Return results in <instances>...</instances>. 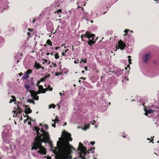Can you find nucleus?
<instances>
[{
	"mask_svg": "<svg viewBox=\"0 0 159 159\" xmlns=\"http://www.w3.org/2000/svg\"><path fill=\"white\" fill-rule=\"evenodd\" d=\"M34 129L37 135L32 147L31 150L33 151L32 154L35 157H39L41 155L46 154V149L42 146V143L44 141H47L49 143L51 147H52V143L50 140V136L48 132L41 129L40 132H42V134H40L39 132L40 128L37 126L34 127Z\"/></svg>",
	"mask_w": 159,
	"mask_h": 159,
	"instance_id": "nucleus-1",
	"label": "nucleus"
},
{
	"mask_svg": "<svg viewBox=\"0 0 159 159\" xmlns=\"http://www.w3.org/2000/svg\"><path fill=\"white\" fill-rule=\"evenodd\" d=\"M62 138L60 137L57 141V147L55 148L59 152L56 155L57 159H71L72 157L68 153L70 145L69 141L72 140L70 134L65 132Z\"/></svg>",
	"mask_w": 159,
	"mask_h": 159,
	"instance_id": "nucleus-2",
	"label": "nucleus"
},
{
	"mask_svg": "<svg viewBox=\"0 0 159 159\" xmlns=\"http://www.w3.org/2000/svg\"><path fill=\"white\" fill-rule=\"evenodd\" d=\"M86 37L88 38L89 40L87 42L88 45L91 46L92 44H94L96 42V40L97 39H95V34H90L89 32H86V33L85 34H82L81 38L82 41H85V40H84L83 38Z\"/></svg>",
	"mask_w": 159,
	"mask_h": 159,
	"instance_id": "nucleus-3",
	"label": "nucleus"
},
{
	"mask_svg": "<svg viewBox=\"0 0 159 159\" xmlns=\"http://www.w3.org/2000/svg\"><path fill=\"white\" fill-rule=\"evenodd\" d=\"M78 151L80 152L79 154L80 157L82 159H86L84 157L86 156L87 153H89V152H87L86 148L82 146L80 148H78Z\"/></svg>",
	"mask_w": 159,
	"mask_h": 159,
	"instance_id": "nucleus-4",
	"label": "nucleus"
},
{
	"mask_svg": "<svg viewBox=\"0 0 159 159\" xmlns=\"http://www.w3.org/2000/svg\"><path fill=\"white\" fill-rule=\"evenodd\" d=\"M32 71L30 69H28L26 71H25L22 77V79L23 80H26L27 79L30 75L32 73Z\"/></svg>",
	"mask_w": 159,
	"mask_h": 159,
	"instance_id": "nucleus-5",
	"label": "nucleus"
},
{
	"mask_svg": "<svg viewBox=\"0 0 159 159\" xmlns=\"http://www.w3.org/2000/svg\"><path fill=\"white\" fill-rule=\"evenodd\" d=\"M8 129H5L3 130L2 132V137L3 140V143H8L9 142L6 139L5 136L7 135V133L8 132Z\"/></svg>",
	"mask_w": 159,
	"mask_h": 159,
	"instance_id": "nucleus-6",
	"label": "nucleus"
},
{
	"mask_svg": "<svg viewBox=\"0 0 159 159\" xmlns=\"http://www.w3.org/2000/svg\"><path fill=\"white\" fill-rule=\"evenodd\" d=\"M118 44V45H117L116 47L117 49L120 48L121 50H123L126 46L125 43H124L123 41L121 40L119 41Z\"/></svg>",
	"mask_w": 159,
	"mask_h": 159,
	"instance_id": "nucleus-7",
	"label": "nucleus"
},
{
	"mask_svg": "<svg viewBox=\"0 0 159 159\" xmlns=\"http://www.w3.org/2000/svg\"><path fill=\"white\" fill-rule=\"evenodd\" d=\"M46 28L48 31L52 33L53 30V23L51 22L48 23L46 24Z\"/></svg>",
	"mask_w": 159,
	"mask_h": 159,
	"instance_id": "nucleus-8",
	"label": "nucleus"
},
{
	"mask_svg": "<svg viewBox=\"0 0 159 159\" xmlns=\"http://www.w3.org/2000/svg\"><path fill=\"white\" fill-rule=\"evenodd\" d=\"M151 57V54L149 53H147L144 55L143 57V60L145 63H147L149 59Z\"/></svg>",
	"mask_w": 159,
	"mask_h": 159,
	"instance_id": "nucleus-9",
	"label": "nucleus"
},
{
	"mask_svg": "<svg viewBox=\"0 0 159 159\" xmlns=\"http://www.w3.org/2000/svg\"><path fill=\"white\" fill-rule=\"evenodd\" d=\"M23 107L25 106V107L24 109L25 110V112L26 114H30L32 112V110H31L30 108L28 106L26 105L25 106V105H23Z\"/></svg>",
	"mask_w": 159,
	"mask_h": 159,
	"instance_id": "nucleus-10",
	"label": "nucleus"
},
{
	"mask_svg": "<svg viewBox=\"0 0 159 159\" xmlns=\"http://www.w3.org/2000/svg\"><path fill=\"white\" fill-rule=\"evenodd\" d=\"M30 93L33 95L34 97V99L36 100H38L39 99V96H37V92L34 90H32L30 92Z\"/></svg>",
	"mask_w": 159,
	"mask_h": 159,
	"instance_id": "nucleus-11",
	"label": "nucleus"
},
{
	"mask_svg": "<svg viewBox=\"0 0 159 159\" xmlns=\"http://www.w3.org/2000/svg\"><path fill=\"white\" fill-rule=\"evenodd\" d=\"M145 111L146 112L145 113V115L148 116V113L150 114L153 113L154 112V110H153L152 109L149 108L148 109L145 110Z\"/></svg>",
	"mask_w": 159,
	"mask_h": 159,
	"instance_id": "nucleus-12",
	"label": "nucleus"
},
{
	"mask_svg": "<svg viewBox=\"0 0 159 159\" xmlns=\"http://www.w3.org/2000/svg\"><path fill=\"white\" fill-rule=\"evenodd\" d=\"M33 80V78H31V79L29 81L28 84L30 86H34L33 82L32 81Z\"/></svg>",
	"mask_w": 159,
	"mask_h": 159,
	"instance_id": "nucleus-13",
	"label": "nucleus"
},
{
	"mask_svg": "<svg viewBox=\"0 0 159 159\" xmlns=\"http://www.w3.org/2000/svg\"><path fill=\"white\" fill-rule=\"evenodd\" d=\"M17 110H19V111L18 112L19 114H21V112H23L24 111L23 110H21V108L19 106H17Z\"/></svg>",
	"mask_w": 159,
	"mask_h": 159,
	"instance_id": "nucleus-14",
	"label": "nucleus"
},
{
	"mask_svg": "<svg viewBox=\"0 0 159 159\" xmlns=\"http://www.w3.org/2000/svg\"><path fill=\"white\" fill-rule=\"evenodd\" d=\"M34 67L36 68L37 69H39L40 68H42L41 66L39 64H38L34 66Z\"/></svg>",
	"mask_w": 159,
	"mask_h": 159,
	"instance_id": "nucleus-15",
	"label": "nucleus"
},
{
	"mask_svg": "<svg viewBox=\"0 0 159 159\" xmlns=\"http://www.w3.org/2000/svg\"><path fill=\"white\" fill-rule=\"evenodd\" d=\"M11 97L13 99V100L10 99V101L9 102V103H11L12 102L16 101L15 97L14 96H11Z\"/></svg>",
	"mask_w": 159,
	"mask_h": 159,
	"instance_id": "nucleus-16",
	"label": "nucleus"
},
{
	"mask_svg": "<svg viewBox=\"0 0 159 159\" xmlns=\"http://www.w3.org/2000/svg\"><path fill=\"white\" fill-rule=\"evenodd\" d=\"M89 127V125L88 124L87 125H84V127L83 128V129L84 130H86L87 129H88Z\"/></svg>",
	"mask_w": 159,
	"mask_h": 159,
	"instance_id": "nucleus-17",
	"label": "nucleus"
},
{
	"mask_svg": "<svg viewBox=\"0 0 159 159\" xmlns=\"http://www.w3.org/2000/svg\"><path fill=\"white\" fill-rule=\"evenodd\" d=\"M46 43L50 46H52V43L50 39L47 40Z\"/></svg>",
	"mask_w": 159,
	"mask_h": 159,
	"instance_id": "nucleus-18",
	"label": "nucleus"
},
{
	"mask_svg": "<svg viewBox=\"0 0 159 159\" xmlns=\"http://www.w3.org/2000/svg\"><path fill=\"white\" fill-rule=\"evenodd\" d=\"M56 107L55 105L54 104H51L49 106V108H55Z\"/></svg>",
	"mask_w": 159,
	"mask_h": 159,
	"instance_id": "nucleus-19",
	"label": "nucleus"
},
{
	"mask_svg": "<svg viewBox=\"0 0 159 159\" xmlns=\"http://www.w3.org/2000/svg\"><path fill=\"white\" fill-rule=\"evenodd\" d=\"M54 57L56 59H58L59 58V56L58 53L57 52L56 54L54 55Z\"/></svg>",
	"mask_w": 159,
	"mask_h": 159,
	"instance_id": "nucleus-20",
	"label": "nucleus"
},
{
	"mask_svg": "<svg viewBox=\"0 0 159 159\" xmlns=\"http://www.w3.org/2000/svg\"><path fill=\"white\" fill-rule=\"evenodd\" d=\"M4 39L2 37H0V44L3 43Z\"/></svg>",
	"mask_w": 159,
	"mask_h": 159,
	"instance_id": "nucleus-21",
	"label": "nucleus"
},
{
	"mask_svg": "<svg viewBox=\"0 0 159 159\" xmlns=\"http://www.w3.org/2000/svg\"><path fill=\"white\" fill-rule=\"evenodd\" d=\"M25 87L27 89V91L30 88V86L29 85H27L26 84L25 85Z\"/></svg>",
	"mask_w": 159,
	"mask_h": 159,
	"instance_id": "nucleus-22",
	"label": "nucleus"
},
{
	"mask_svg": "<svg viewBox=\"0 0 159 159\" xmlns=\"http://www.w3.org/2000/svg\"><path fill=\"white\" fill-rule=\"evenodd\" d=\"M124 70V69H123L122 70H120V69H118V70H117V71H119V75H121L122 74V71L123 70Z\"/></svg>",
	"mask_w": 159,
	"mask_h": 159,
	"instance_id": "nucleus-23",
	"label": "nucleus"
},
{
	"mask_svg": "<svg viewBox=\"0 0 159 159\" xmlns=\"http://www.w3.org/2000/svg\"><path fill=\"white\" fill-rule=\"evenodd\" d=\"M27 102H30V103H32L33 104H34L35 103L34 101L32 100L31 99L27 100Z\"/></svg>",
	"mask_w": 159,
	"mask_h": 159,
	"instance_id": "nucleus-24",
	"label": "nucleus"
},
{
	"mask_svg": "<svg viewBox=\"0 0 159 159\" xmlns=\"http://www.w3.org/2000/svg\"><path fill=\"white\" fill-rule=\"evenodd\" d=\"M45 80H46V79L44 77V78H42L40 79V80L39 81H40V82H43L45 81Z\"/></svg>",
	"mask_w": 159,
	"mask_h": 159,
	"instance_id": "nucleus-25",
	"label": "nucleus"
},
{
	"mask_svg": "<svg viewBox=\"0 0 159 159\" xmlns=\"http://www.w3.org/2000/svg\"><path fill=\"white\" fill-rule=\"evenodd\" d=\"M129 30L125 29L124 31V32L125 33L124 34V36H125L127 35V33L129 31Z\"/></svg>",
	"mask_w": 159,
	"mask_h": 159,
	"instance_id": "nucleus-26",
	"label": "nucleus"
},
{
	"mask_svg": "<svg viewBox=\"0 0 159 159\" xmlns=\"http://www.w3.org/2000/svg\"><path fill=\"white\" fill-rule=\"evenodd\" d=\"M38 87L39 89H43V86L41 85H40L38 86Z\"/></svg>",
	"mask_w": 159,
	"mask_h": 159,
	"instance_id": "nucleus-27",
	"label": "nucleus"
},
{
	"mask_svg": "<svg viewBox=\"0 0 159 159\" xmlns=\"http://www.w3.org/2000/svg\"><path fill=\"white\" fill-rule=\"evenodd\" d=\"M44 126L46 130H47L48 129V126L47 125H44Z\"/></svg>",
	"mask_w": 159,
	"mask_h": 159,
	"instance_id": "nucleus-28",
	"label": "nucleus"
},
{
	"mask_svg": "<svg viewBox=\"0 0 159 159\" xmlns=\"http://www.w3.org/2000/svg\"><path fill=\"white\" fill-rule=\"evenodd\" d=\"M46 92V90H45V89H42V91L41 92V93H45Z\"/></svg>",
	"mask_w": 159,
	"mask_h": 159,
	"instance_id": "nucleus-29",
	"label": "nucleus"
},
{
	"mask_svg": "<svg viewBox=\"0 0 159 159\" xmlns=\"http://www.w3.org/2000/svg\"><path fill=\"white\" fill-rule=\"evenodd\" d=\"M79 147L78 148H81L82 146H83V144L81 143V142H80L79 143Z\"/></svg>",
	"mask_w": 159,
	"mask_h": 159,
	"instance_id": "nucleus-30",
	"label": "nucleus"
},
{
	"mask_svg": "<svg viewBox=\"0 0 159 159\" xmlns=\"http://www.w3.org/2000/svg\"><path fill=\"white\" fill-rule=\"evenodd\" d=\"M50 76V74L48 75H45L44 76V78L46 79V78L49 77Z\"/></svg>",
	"mask_w": 159,
	"mask_h": 159,
	"instance_id": "nucleus-31",
	"label": "nucleus"
},
{
	"mask_svg": "<svg viewBox=\"0 0 159 159\" xmlns=\"http://www.w3.org/2000/svg\"><path fill=\"white\" fill-rule=\"evenodd\" d=\"M48 87H50V88H49V90L50 91H51L52 90V87H51V86H50V85H48Z\"/></svg>",
	"mask_w": 159,
	"mask_h": 159,
	"instance_id": "nucleus-32",
	"label": "nucleus"
},
{
	"mask_svg": "<svg viewBox=\"0 0 159 159\" xmlns=\"http://www.w3.org/2000/svg\"><path fill=\"white\" fill-rule=\"evenodd\" d=\"M40 81L39 80L37 82V84L36 85V86H38L40 84Z\"/></svg>",
	"mask_w": 159,
	"mask_h": 159,
	"instance_id": "nucleus-33",
	"label": "nucleus"
},
{
	"mask_svg": "<svg viewBox=\"0 0 159 159\" xmlns=\"http://www.w3.org/2000/svg\"><path fill=\"white\" fill-rule=\"evenodd\" d=\"M128 61H129V64H132V63L131 62V61H132V60L131 59H130V58L129 59Z\"/></svg>",
	"mask_w": 159,
	"mask_h": 159,
	"instance_id": "nucleus-34",
	"label": "nucleus"
},
{
	"mask_svg": "<svg viewBox=\"0 0 159 159\" xmlns=\"http://www.w3.org/2000/svg\"><path fill=\"white\" fill-rule=\"evenodd\" d=\"M62 11L61 9H59L57 11V13H60Z\"/></svg>",
	"mask_w": 159,
	"mask_h": 159,
	"instance_id": "nucleus-35",
	"label": "nucleus"
},
{
	"mask_svg": "<svg viewBox=\"0 0 159 159\" xmlns=\"http://www.w3.org/2000/svg\"><path fill=\"white\" fill-rule=\"evenodd\" d=\"M59 120H56V121H53V120L52 121H53L54 122V123H56V122H57V123H58V122H59Z\"/></svg>",
	"mask_w": 159,
	"mask_h": 159,
	"instance_id": "nucleus-36",
	"label": "nucleus"
},
{
	"mask_svg": "<svg viewBox=\"0 0 159 159\" xmlns=\"http://www.w3.org/2000/svg\"><path fill=\"white\" fill-rule=\"evenodd\" d=\"M18 74L20 76H21L23 75V74L22 72H21L18 73Z\"/></svg>",
	"mask_w": 159,
	"mask_h": 159,
	"instance_id": "nucleus-37",
	"label": "nucleus"
},
{
	"mask_svg": "<svg viewBox=\"0 0 159 159\" xmlns=\"http://www.w3.org/2000/svg\"><path fill=\"white\" fill-rule=\"evenodd\" d=\"M95 142L94 141L91 142V144L92 145H93L95 144Z\"/></svg>",
	"mask_w": 159,
	"mask_h": 159,
	"instance_id": "nucleus-38",
	"label": "nucleus"
},
{
	"mask_svg": "<svg viewBox=\"0 0 159 159\" xmlns=\"http://www.w3.org/2000/svg\"><path fill=\"white\" fill-rule=\"evenodd\" d=\"M59 94H60V95L61 96H62V95L65 96V94H64V93H59Z\"/></svg>",
	"mask_w": 159,
	"mask_h": 159,
	"instance_id": "nucleus-39",
	"label": "nucleus"
},
{
	"mask_svg": "<svg viewBox=\"0 0 159 159\" xmlns=\"http://www.w3.org/2000/svg\"><path fill=\"white\" fill-rule=\"evenodd\" d=\"M81 3V4H82V3L80 2H77V4H78V6L80 5Z\"/></svg>",
	"mask_w": 159,
	"mask_h": 159,
	"instance_id": "nucleus-40",
	"label": "nucleus"
},
{
	"mask_svg": "<svg viewBox=\"0 0 159 159\" xmlns=\"http://www.w3.org/2000/svg\"><path fill=\"white\" fill-rule=\"evenodd\" d=\"M28 120V119H27L26 120H24V123H25Z\"/></svg>",
	"mask_w": 159,
	"mask_h": 159,
	"instance_id": "nucleus-41",
	"label": "nucleus"
},
{
	"mask_svg": "<svg viewBox=\"0 0 159 159\" xmlns=\"http://www.w3.org/2000/svg\"><path fill=\"white\" fill-rule=\"evenodd\" d=\"M62 55L63 56H66L65 54V53L63 52H62Z\"/></svg>",
	"mask_w": 159,
	"mask_h": 159,
	"instance_id": "nucleus-42",
	"label": "nucleus"
},
{
	"mask_svg": "<svg viewBox=\"0 0 159 159\" xmlns=\"http://www.w3.org/2000/svg\"><path fill=\"white\" fill-rule=\"evenodd\" d=\"M84 69H85V70H88L87 69V66H85L84 67Z\"/></svg>",
	"mask_w": 159,
	"mask_h": 159,
	"instance_id": "nucleus-43",
	"label": "nucleus"
},
{
	"mask_svg": "<svg viewBox=\"0 0 159 159\" xmlns=\"http://www.w3.org/2000/svg\"><path fill=\"white\" fill-rule=\"evenodd\" d=\"M93 122L92 123V125H94V123H95L96 121H94V120H93Z\"/></svg>",
	"mask_w": 159,
	"mask_h": 159,
	"instance_id": "nucleus-44",
	"label": "nucleus"
},
{
	"mask_svg": "<svg viewBox=\"0 0 159 159\" xmlns=\"http://www.w3.org/2000/svg\"><path fill=\"white\" fill-rule=\"evenodd\" d=\"M94 149H95V148L94 147V148H92L91 149H89V151H92V150H94Z\"/></svg>",
	"mask_w": 159,
	"mask_h": 159,
	"instance_id": "nucleus-45",
	"label": "nucleus"
},
{
	"mask_svg": "<svg viewBox=\"0 0 159 159\" xmlns=\"http://www.w3.org/2000/svg\"><path fill=\"white\" fill-rule=\"evenodd\" d=\"M36 92L37 94H40L41 93V92L39 91H38L37 92Z\"/></svg>",
	"mask_w": 159,
	"mask_h": 159,
	"instance_id": "nucleus-46",
	"label": "nucleus"
},
{
	"mask_svg": "<svg viewBox=\"0 0 159 159\" xmlns=\"http://www.w3.org/2000/svg\"><path fill=\"white\" fill-rule=\"evenodd\" d=\"M28 124L29 125H31V122H30V121H28Z\"/></svg>",
	"mask_w": 159,
	"mask_h": 159,
	"instance_id": "nucleus-47",
	"label": "nucleus"
},
{
	"mask_svg": "<svg viewBox=\"0 0 159 159\" xmlns=\"http://www.w3.org/2000/svg\"><path fill=\"white\" fill-rule=\"evenodd\" d=\"M69 50L68 49H66L65 50V52H66L67 51H68Z\"/></svg>",
	"mask_w": 159,
	"mask_h": 159,
	"instance_id": "nucleus-48",
	"label": "nucleus"
},
{
	"mask_svg": "<svg viewBox=\"0 0 159 159\" xmlns=\"http://www.w3.org/2000/svg\"><path fill=\"white\" fill-rule=\"evenodd\" d=\"M35 21V19H34L32 21V22L33 23H34Z\"/></svg>",
	"mask_w": 159,
	"mask_h": 159,
	"instance_id": "nucleus-49",
	"label": "nucleus"
},
{
	"mask_svg": "<svg viewBox=\"0 0 159 159\" xmlns=\"http://www.w3.org/2000/svg\"><path fill=\"white\" fill-rule=\"evenodd\" d=\"M154 1H157V2H156V3H159V0H154Z\"/></svg>",
	"mask_w": 159,
	"mask_h": 159,
	"instance_id": "nucleus-50",
	"label": "nucleus"
},
{
	"mask_svg": "<svg viewBox=\"0 0 159 159\" xmlns=\"http://www.w3.org/2000/svg\"><path fill=\"white\" fill-rule=\"evenodd\" d=\"M29 120H30V121H32V118L31 117H30L29 118Z\"/></svg>",
	"mask_w": 159,
	"mask_h": 159,
	"instance_id": "nucleus-51",
	"label": "nucleus"
},
{
	"mask_svg": "<svg viewBox=\"0 0 159 159\" xmlns=\"http://www.w3.org/2000/svg\"><path fill=\"white\" fill-rule=\"evenodd\" d=\"M53 66L54 67H56V64L55 63L53 64Z\"/></svg>",
	"mask_w": 159,
	"mask_h": 159,
	"instance_id": "nucleus-52",
	"label": "nucleus"
},
{
	"mask_svg": "<svg viewBox=\"0 0 159 159\" xmlns=\"http://www.w3.org/2000/svg\"><path fill=\"white\" fill-rule=\"evenodd\" d=\"M60 48L59 47H56L55 48V49L56 50H57L58 49V48Z\"/></svg>",
	"mask_w": 159,
	"mask_h": 159,
	"instance_id": "nucleus-53",
	"label": "nucleus"
},
{
	"mask_svg": "<svg viewBox=\"0 0 159 159\" xmlns=\"http://www.w3.org/2000/svg\"><path fill=\"white\" fill-rule=\"evenodd\" d=\"M52 126H53L54 128H55L56 127V125L55 124H54L53 125L52 124Z\"/></svg>",
	"mask_w": 159,
	"mask_h": 159,
	"instance_id": "nucleus-54",
	"label": "nucleus"
},
{
	"mask_svg": "<svg viewBox=\"0 0 159 159\" xmlns=\"http://www.w3.org/2000/svg\"><path fill=\"white\" fill-rule=\"evenodd\" d=\"M46 54L47 56H48L50 54V53L49 52H47Z\"/></svg>",
	"mask_w": 159,
	"mask_h": 159,
	"instance_id": "nucleus-55",
	"label": "nucleus"
},
{
	"mask_svg": "<svg viewBox=\"0 0 159 159\" xmlns=\"http://www.w3.org/2000/svg\"><path fill=\"white\" fill-rule=\"evenodd\" d=\"M83 61V62H84V63H86V60H84V61Z\"/></svg>",
	"mask_w": 159,
	"mask_h": 159,
	"instance_id": "nucleus-56",
	"label": "nucleus"
},
{
	"mask_svg": "<svg viewBox=\"0 0 159 159\" xmlns=\"http://www.w3.org/2000/svg\"><path fill=\"white\" fill-rule=\"evenodd\" d=\"M79 8H81V7L79 6L77 8V9H78Z\"/></svg>",
	"mask_w": 159,
	"mask_h": 159,
	"instance_id": "nucleus-57",
	"label": "nucleus"
},
{
	"mask_svg": "<svg viewBox=\"0 0 159 159\" xmlns=\"http://www.w3.org/2000/svg\"><path fill=\"white\" fill-rule=\"evenodd\" d=\"M66 125V122H65V123L64 125H63V126H65V125Z\"/></svg>",
	"mask_w": 159,
	"mask_h": 159,
	"instance_id": "nucleus-58",
	"label": "nucleus"
},
{
	"mask_svg": "<svg viewBox=\"0 0 159 159\" xmlns=\"http://www.w3.org/2000/svg\"><path fill=\"white\" fill-rule=\"evenodd\" d=\"M95 128H97L98 127V125H95Z\"/></svg>",
	"mask_w": 159,
	"mask_h": 159,
	"instance_id": "nucleus-59",
	"label": "nucleus"
},
{
	"mask_svg": "<svg viewBox=\"0 0 159 159\" xmlns=\"http://www.w3.org/2000/svg\"><path fill=\"white\" fill-rule=\"evenodd\" d=\"M29 116H27V119H28H28H29Z\"/></svg>",
	"mask_w": 159,
	"mask_h": 159,
	"instance_id": "nucleus-60",
	"label": "nucleus"
},
{
	"mask_svg": "<svg viewBox=\"0 0 159 159\" xmlns=\"http://www.w3.org/2000/svg\"><path fill=\"white\" fill-rule=\"evenodd\" d=\"M92 151H89V150L88 152H89H89H91Z\"/></svg>",
	"mask_w": 159,
	"mask_h": 159,
	"instance_id": "nucleus-61",
	"label": "nucleus"
},
{
	"mask_svg": "<svg viewBox=\"0 0 159 159\" xmlns=\"http://www.w3.org/2000/svg\"><path fill=\"white\" fill-rule=\"evenodd\" d=\"M57 106L59 107H59H60L59 105V104H57Z\"/></svg>",
	"mask_w": 159,
	"mask_h": 159,
	"instance_id": "nucleus-62",
	"label": "nucleus"
},
{
	"mask_svg": "<svg viewBox=\"0 0 159 159\" xmlns=\"http://www.w3.org/2000/svg\"><path fill=\"white\" fill-rule=\"evenodd\" d=\"M84 70H82V73H84Z\"/></svg>",
	"mask_w": 159,
	"mask_h": 159,
	"instance_id": "nucleus-63",
	"label": "nucleus"
},
{
	"mask_svg": "<svg viewBox=\"0 0 159 159\" xmlns=\"http://www.w3.org/2000/svg\"><path fill=\"white\" fill-rule=\"evenodd\" d=\"M58 75V73H56L55 74V75L56 76H57Z\"/></svg>",
	"mask_w": 159,
	"mask_h": 159,
	"instance_id": "nucleus-64",
	"label": "nucleus"
}]
</instances>
